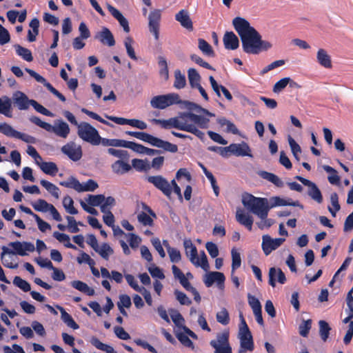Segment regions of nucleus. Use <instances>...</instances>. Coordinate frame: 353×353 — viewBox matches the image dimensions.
Wrapping results in <instances>:
<instances>
[{
  "mask_svg": "<svg viewBox=\"0 0 353 353\" xmlns=\"http://www.w3.org/2000/svg\"><path fill=\"white\" fill-rule=\"evenodd\" d=\"M0 113L9 118L12 117V100L9 97L0 98Z\"/></svg>",
  "mask_w": 353,
  "mask_h": 353,
  "instance_id": "nucleus-30",
  "label": "nucleus"
},
{
  "mask_svg": "<svg viewBox=\"0 0 353 353\" xmlns=\"http://www.w3.org/2000/svg\"><path fill=\"white\" fill-rule=\"evenodd\" d=\"M32 208L37 212H50L53 219L57 221L62 220L61 216L55 208V207L50 203H48L46 200L39 199L31 203Z\"/></svg>",
  "mask_w": 353,
  "mask_h": 353,
  "instance_id": "nucleus-9",
  "label": "nucleus"
},
{
  "mask_svg": "<svg viewBox=\"0 0 353 353\" xmlns=\"http://www.w3.org/2000/svg\"><path fill=\"white\" fill-rule=\"evenodd\" d=\"M60 185L68 188H72L79 192H81L82 187L81 183L74 176H70L67 180L60 182Z\"/></svg>",
  "mask_w": 353,
  "mask_h": 353,
  "instance_id": "nucleus-48",
  "label": "nucleus"
},
{
  "mask_svg": "<svg viewBox=\"0 0 353 353\" xmlns=\"http://www.w3.org/2000/svg\"><path fill=\"white\" fill-rule=\"evenodd\" d=\"M330 201L331 203V206H328V210L332 215V216L335 217L336 212H339L341 209L340 204L339 203V196L337 193L332 192L330 196Z\"/></svg>",
  "mask_w": 353,
  "mask_h": 353,
  "instance_id": "nucleus-42",
  "label": "nucleus"
},
{
  "mask_svg": "<svg viewBox=\"0 0 353 353\" xmlns=\"http://www.w3.org/2000/svg\"><path fill=\"white\" fill-rule=\"evenodd\" d=\"M159 65L160 67V75L164 80H168L169 78V72L167 61L165 58L159 57Z\"/></svg>",
  "mask_w": 353,
  "mask_h": 353,
  "instance_id": "nucleus-62",
  "label": "nucleus"
},
{
  "mask_svg": "<svg viewBox=\"0 0 353 353\" xmlns=\"http://www.w3.org/2000/svg\"><path fill=\"white\" fill-rule=\"evenodd\" d=\"M132 166L137 171H147L151 168L150 161L147 159H134L132 160Z\"/></svg>",
  "mask_w": 353,
  "mask_h": 353,
  "instance_id": "nucleus-43",
  "label": "nucleus"
},
{
  "mask_svg": "<svg viewBox=\"0 0 353 353\" xmlns=\"http://www.w3.org/2000/svg\"><path fill=\"white\" fill-rule=\"evenodd\" d=\"M63 205L68 213L70 214L78 213L77 210L74 207V201L70 196H66L63 198Z\"/></svg>",
  "mask_w": 353,
  "mask_h": 353,
  "instance_id": "nucleus-59",
  "label": "nucleus"
},
{
  "mask_svg": "<svg viewBox=\"0 0 353 353\" xmlns=\"http://www.w3.org/2000/svg\"><path fill=\"white\" fill-rule=\"evenodd\" d=\"M179 104L181 105V108H185L188 110H195L198 112H203L205 115H207L208 117H211L215 116L214 114L210 112L206 109H204V108H201V106L198 105L197 104L192 103V102H190L188 101H181V102Z\"/></svg>",
  "mask_w": 353,
  "mask_h": 353,
  "instance_id": "nucleus-33",
  "label": "nucleus"
},
{
  "mask_svg": "<svg viewBox=\"0 0 353 353\" xmlns=\"http://www.w3.org/2000/svg\"><path fill=\"white\" fill-rule=\"evenodd\" d=\"M152 121L155 124L161 125L163 128L170 129L174 128L192 133L198 138L203 139L205 134L199 130V128L203 129L208 128L210 119L202 115L188 112L179 113L176 117L169 119H154Z\"/></svg>",
  "mask_w": 353,
  "mask_h": 353,
  "instance_id": "nucleus-1",
  "label": "nucleus"
},
{
  "mask_svg": "<svg viewBox=\"0 0 353 353\" xmlns=\"http://www.w3.org/2000/svg\"><path fill=\"white\" fill-rule=\"evenodd\" d=\"M149 183L153 184L157 189L161 190L166 196L170 197L172 194V186L170 183L162 176H150L147 178Z\"/></svg>",
  "mask_w": 353,
  "mask_h": 353,
  "instance_id": "nucleus-13",
  "label": "nucleus"
},
{
  "mask_svg": "<svg viewBox=\"0 0 353 353\" xmlns=\"http://www.w3.org/2000/svg\"><path fill=\"white\" fill-rule=\"evenodd\" d=\"M107 119L114 121L118 125H129L133 128L143 130L148 128V125L145 122L139 119H128L123 117H117L114 116H105Z\"/></svg>",
  "mask_w": 353,
  "mask_h": 353,
  "instance_id": "nucleus-17",
  "label": "nucleus"
},
{
  "mask_svg": "<svg viewBox=\"0 0 353 353\" xmlns=\"http://www.w3.org/2000/svg\"><path fill=\"white\" fill-rule=\"evenodd\" d=\"M239 341L240 347L239 353H248L253 351L254 345L252 337L239 339Z\"/></svg>",
  "mask_w": 353,
  "mask_h": 353,
  "instance_id": "nucleus-39",
  "label": "nucleus"
},
{
  "mask_svg": "<svg viewBox=\"0 0 353 353\" xmlns=\"http://www.w3.org/2000/svg\"><path fill=\"white\" fill-rule=\"evenodd\" d=\"M285 241V239L284 238L272 239L268 234H265L262 236L261 248L264 254L268 256L272 251L280 247Z\"/></svg>",
  "mask_w": 353,
  "mask_h": 353,
  "instance_id": "nucleus-10",
  "label": "nucleus"
},
{
  "mask_svg": "<svg viewBox=\"0 0 353 353\" xmlns=\"http://www.w3.org/2000/svg\"><path fill=\"white\" fill-rule=\"evenodd\" d=\"M53 236L59 241L60 243H63V245L69 248L76 249V246L70 243V236L64 233H60L59 232H54L53 233Z\"/></svg>",
  "mask_w": 353,
  "mask_h": 353,
  "instance_id": "nucleus-51",
  "label": "nucleus"
},
{
  "mask_svg": "<svg viewBox=\"0 0 353 353\" xmlns=\"http://www.w3.org/2000/svg\"><path fill=\"white\" fill-rule=\"evenodd\" d=\"M269 284L274 288L276 283L278 282L280 284H284L286 281L285 274L280 268H270L269 270Z\"/></svg>",
  "mask_w": 353,
  "mask_h": 353,
  "instance_id": "nucleus-24",
  "label": "nucleus"
},
{
  "mask_svg": "<svg viewBox=\"0 0 353 353\" xmlns=\"http://www.w3.org/2000/svg\"><path fill=\"white\" fill-rule=\"evenodd\" d=\"M94 251L105 260H108L110 256L114 254V250L106 243L99 245Z\"/></svg>",
  "mask_w": 353,
  "mask_h": 353,
  "instance_id": "nucleus-38",
  "label": "nucleus"
},
{
  "mask_svg": "<svg viewBox=\"0 0 353 353\" xmlns=\"http://www.w3.org/2000/svg\"><path fill=\"white\" fill-rule=\"evenodd\" d=\"M124 46L126 48L128 55L134 60L137 59V57L133 48L134 40L130 37H127L124 39Z\"/></svg>",
  "mask_w": 353,
  "mask_h": 353,
  "instance_id": "nucleus-60",
  "label": "nucleus"
},
{
  "mask_svg": "<svg viewBox=\"0 0 353 353\" xmlns=\"http://www.w3.org/2000/svg\"><path fill=\"white\" fill-rule=\"evenodd\" d=\"M225 278L223 273L219 272H210L204 276L203 282L207 287H211L216 283L217 287L223 290Z\"/></svg>",
  "mask_w": 353,
  "mask_h": 353,
  "instance_id": "nucleus-18",
  "label": "nucleus"
},
{
  "mask_svg": "<svg viewBox=\"0 0 353 353\" xmlns=\"http://www.w3.org/2000/svg\"><path fill=\"white\" fill-rule=\"evenodd\" d=\"M170 314L173 323L178 327V330H183L192 339H197V336L185 325V319L178 311L172 310Z\"/></svg>",
  "mask_w": 353,
  "mask_h": 353,
  "instance_id": "nucleus-19",
  "label": "nucleus"
},
{
  "mask_svg": "<svg viewBox=\"0 0 353 353\" xmlns=\"http://www.w3.org/2000/svg\"><path fill=\"white\" fill-rule=\"evenodd\" d=\"M90 343L97 349L105 352V353H117L113 347L110 345L102 343L95 336H92L90 340Z\"/></svg>",
  "mask_w": 353,
  "mask_h": 353,
  "instance_id": "nucleus-37",
  "label": "nucleus"
},
{
  "mask_svg": "<svg viewBox=\"0 0 353 353\" xmlns=\"http://www.w3.org/2000/svg\"><path fill=\"white\" fill-rule=\"evenodd\" d=\"M217 321L222 325H228L230 322V316L228 310L225 308H222L216 314Z\"/></svg>",
  "mask_w": 353,
  "mask_h": 353,
  "instance_id": "nucleus-63",
  "label": "nucleus"
},
{
  "mask_svg": "<svg viewBox=\"0 0 353 353\" xmlns=\"http://www.w3.org/2000/svg\"><path fill=\"white\" fill-rule=\"evenodd\" d=\"M181 102V100L179 95L172 92L152 97L150 100V105L153 108L163 110L168 106L179 104Z\"/></svg>",
  "mask_w": 353,
  "mask_h": 353,
  "instance_id": "nucleus-7",
  "label": "nucleus"
},
{
  "mask_svg": "<svg viewBox=\"0 0 353 353\" xmlns=\"http://www.w3.org/2000/svg\"><path fill=\"white\" fill-rule=\"evenodd\" d=\"M70 285L74 289L88 295L93 296L94 294V290L89 287L85 283L81 281H73Z\"/></svg>",
  "mask_w": 353,
  "mask_h": 353,
  "instance_id": "nucleus-35",
  "label": "nucleus"
},
{
  "mask_svg": "<svg viewBox=\"0 0 353 353\" xmlns=\"http://www.w3.org/2000/svg\"><path fill=\"white\" fill-rule=\"evenodd\" d=\"M11 253H12V250L10 248L3 246L2 252L1 254V261L4 266L12 269H15L18 267V264L16 263H12V257L10 256L12 254Z\"/></svg>",
  "mask_w": 353,
  "mask_h": 353,
  "instance_id": "nucleus-29",
  "label": "nucleus"
},
{
  "mask_svg": "<svg viewBox=\"0 0 353 353\" xmlns=\"http://www.w3.org/2000/svg\"><path fill=\"white\" fill-rule=\"evenodd\" d=\"M259 175L277 187H282L283 185V182L281 179L273 173L262 171L259 173Z\"/></svg>",
  "mask_w": 353,
  "mask_h": 353,
  "instance_id": "nucleus-47",
  "label": "nucleus"
},
{
  "mask_svg": "<svg viewBox=\"0 0 353 353\" xmlns=\"http://www.w3.org/2000/svg\"><path fill=\"white\" fill-rule=\"evenodd\" d=\"M116 200L112 196H103V199L102 201V204L101 205L100 210L101 212H107L111 211V209L115 206Z\"/></svg>",
  "mask_w": 353,
  "mask_h": 353,
  "instance_id": "nucleus-56",
  "label": "nucleus"
},
{
  "mask_svg": "<svg viewBox=\"0 0 353 353\" xmlns=\"http://www.w3.org/2000/svg\"><path fill=\"white\" fill-rule=\"evenodd\" d=\"M231 256H232V272H234V271L236 269H238L241 265V254L237 249L234 248L231 250Z\"/></svg>",
  "mask_w": 353,
  "mask_h": 353,
  "instance_id": "nucleus-55",
  "label": "nucleus"
},
{
  "mask_svg": "<svg viewBox=\"0 0 353 353\" xmlns=\"http://www.w3.org/2000/svg\"><path fill=\"white\" fill-rule=\"evenodd\" d=\"M175 19L181 25L186 29H192V23L188 12L185 10H180L175 16Z\"/></svg>",
  "mask_w": 353,
  "mask_h": 353,
  "instance_id": "nucleus-31",
  "label": "nucleus"
},
{
  "mask_svg": "<svg viewBox=\"0 0 353 353\" xmlns=\"http://www.w3.org/2000/svg\"><path fill=\"white\" fill-rule=\"evenodd\" d=\"M144 211L141 212L137 215L138 221L145 226H151L153 224V219L156 217L155 214L152 210L146 205L142 204Z\"/></svg>",
  "mask_w": 353,
  "mask_h": 353,
  "instance_id": "nucleus-23",
  "label": "nucleus"
},
{
  "mask_svg": "<svg viewBox=\"0 0 353 353\" xmlns=\"http://www.w3.org/2000/svg\"><path fill=\"white\" fill-rule=\"evenodd\" d=\"M241 323L239 325V339H245L252 337V334L249 330V327L245 321L243 316L240 314L239 315Z\"/></svg>",
  "mask_w": 353,
  "mask_h": 353,
  "instance_id": "nucleus-46",
  "label": "nucleus"
},
{
  "mask_svg": "<svg viewBox=\"0 0 353 353\" xmlns=\"http://www.w3.org/2000/svg\"><path fill=\"white\" fill-rule=\"evenodd\" d=\"M57 307L61 312V320L66 324L67 326L72 328L73 330L79 329V326L74 321L70 314H69L62 307L57 305Z\"/></svg>",
  "mask_w": 353,
  "mask_h": 353,
  "instance_id": "nucleus-34",
  "label": "nucleus"
},
{
  "mask_svg": "<svg viewBox=\"0 0 353 353\" xmlns=\"http://www.w3.org/2000/svg\"><path fill=\"white\" fill-rule=\"evenodd\" d=\"M61 150L73 161H79L82 157L81 146L74 141H70L63 145Z\"/></svg>",
  "mask_w": 353,
  "mask_h": 353,
  "instance_id": "nucleus-12",
  "label": "nucleus"
},
{
  "mask_svg": "<svg viewBox=\"0 0 353 353\" xmlns=\"http://www.w3.org/2000/svg\"><path fill=\"white\" fill-rule=\"evenodd\" d=\"M319 333L323 341H325L329 336L330 327L327 322L325 321H320L319 323Z\"/></svg>",
  "mask_w": 353,
  "mask_h": 353,
  "instance_id": "nucleus-64",
  "label": "nucleus"
},
{
  "mask_svg": "<svg viewBox=\"0 0 353 353\" xmlns=\"http://www.w3.org/2000/svg\"><path fill=\"white\" fill-rule=\"evenodd\" d=\"M183 246L185 254L190 262L196 267L201 268L204 271L208 272L210 269V265L208 258L204 251L198 253L197 249L192 243L190 239H185Z\"/></svg>",
  "mask_w": 353,
  "mask_h": 353,
  "instance_id": "nucleus-4",
  "label": "nucleus"
},
{
  "mask_svg": "<svg viewBox=\"0 0 353 353\" xmlns=\"http://www.w3.org/2000/svg\"><path fill=\"white\" fill-rule=\"evenodd\" d=\"M40 169L46 174L55 176L59 171L57 164L54 162H44L40 165Z\"/></svg>",
  "mask_w": 353,
  "mask_h": 353,
  "instance_id": "nucleus-45",
  "label": "nucleus"
},
{
  "mask_svg": "<svg viewBox=\"0 0 353 353\" xmlns=\"http://www.w3.org/2000/svg\"><path fill=\"white\" fill-rule=\"evenodd\" d=\"M296 179L307 187V194L313 200L316 201L318 203H322L323 196L321 192L314 183L299 176H296Z\"/></svg>",
  "mask_w": 353,
  "mask_h": 353,
  "instance_id": "nucleus-16",
  "label": "nucleus"
},
{
  "mask_svg": "<svg viewBox=\"0 0 353 353\" xmlns=\"http://www.w3.org/2000/svg\"><path fill=\"white\" fill-rule=\"evenodd\" d=\"M242 203L243 206L250 212L256 215L260 221L256 224L261 229L269 228L273 224V220L268 219V209L265 208L263 204L257 203L250 198V194L245 193L242 195Z\"/></svg>",
  "mask_w": 353,
  "mask_h": 353,
  "instance_id": "nucleus-3",
  "label": "nucleus"
},
{
  "mask_svg": "<svg viewBox=\"0 0 353 353\" xmlns=\"http://www.w3.org/2000/svg\"><path fill=\"white\" fill-rule=\"evenodd\" d=\"M103 196H104L103 194H97V195L90 194L85 199V201L90 205L99 206L101 208V205L102 204V201L103 199Z\"/></svg>",
  "mask_w": 353,
  "mask_h": 353,
  "instance_id": "nucleus-61",
  "label": "nucleus"
},
{
  "mask_svg": "<svg viewBox=\"0 0 353 353\" xmlns=\"http://www.w3.org/2000/svg\"><path fill=\"white\" fill-rule=\"evenodd\" d=\"M8 248H12V255L18 254L20 256L28 255L29 252H32L35 250V247L33 243L26 241H14L11 242L8 244Z\"/></svg>",
  "mask_w": 353,
  "mask_h": 353,
  "instance_id": "nucleus-14",
  "label": "nucleus"
},
{
  "mask_svg": "<svg viewBox=\"0 0 353 353\" xmlns=\"http://www.w3.org/2000/svg\"><path fill=\"white\" fill-rule=\"evenodd\" d=\"M232 25L241 37L244 52L256 54L261 36L258 32L250 26L246 19L242 17H235L232 20Z\"/></svg>",
  "mask_w": 353,
  "mask_h": 353,
  "instance_id": "nucleus-2",
  "label": "nucleus"
},
{
  "mask_svg": "<svg viewBox=\"0 0 353 353\" xmlns=\"http://www.w3.org/2000/svg\"><path fill=\"white\" fill-rule=\"evenodd\" d=\"M77 134L83 141L94 145L100 144V136L98 131L88 123L82 122L78 125Z\"/></svg>",
  "mask_w": 353,
  "mask_h": 353,
  "instance_id": "nucleus-6",
  "label": "nucleus"
},
{
  "mask_svg": "<svg viewBox=\"0 0 353 353\" xmlns=\"http://www.w3.org/2000/svg\"><path fill=\"white\" fill-rule=\"evenodd\" d=\"M14 48L17 54L22 57L26 61H32L33 58L32 52L28 48H23L19 45H15Z\"/></svg>",
  "mask_w": 353,
  "mask_h": 353,
  "instance_id": "nucleus-57",
  "label": "nucleus"
},
{
  "mask_svg": "<svg viewBox=\"0 0 353 353\" xmlns=\"http://www.w3.org/2000/svg\"><path fill=\"white\" fill-rule=\"evenodd\" d=\"M250 198L257 203L263 204L265 208H268V211L272 208L285 205L300 206L303 208L298 201L286 200L279 196H273L268 200L266 198L256 197L250 194Z\"/></svg>",
  "mask_w": 353,
  "mask_h": 353,
  "instance_id": "nucleus-5",
  "label": "nucleus"
},
{
  "mask_svg": "<svg viewBox=\"0 0 353 353\" xmlns=\"http://www.w3.org/2000/svg\"><path fill=\"white\" fill-rule=\"evenodd\" d=\"M111 168L112 171L118 174H123L131 169V166L122 160L115 161L112 163Z\"/></svg>",
  "mask_w": 353,
  "mask_h": 353,
  "instance_id": "nucleus-40",
  "label": "nucleus"
},
{
  "mask_svg": "<svg viewBox=\"0 0 353 353\" xmlns=\"http://www.w3.org/2000/svg\"><path fill=\"white\" fill-rule=\"evenodd\" d=\"M108 10L111 13V14L119 21L121 26L123 27V30L125 32H130V27L128 25V20L123 16V14L114 7L108 4L107 5Z\"/></svg>",
  "mask_w": 353,
  "mask_h": 353,
  "instance_id": "nucleus-28",
  "label": "nucleus"
},
{
  "mask_svg": "<svg viewBox=\"0 0 353 353\" xmlns=\"http://www.w3.org/2000/svg\"><path fill=\"white\" fill-rule=\"evenodd\" d=\"M316 62L325 69L332 68V57L327 50L319 48L316 52Z\"/></svg>",
  "mask_w": 353,
  "mask_h": 353,
  "instance_id": "nucleus-21",
  "label": "nucleus"
},
{
  "mask_svg": "<svg viewBox=\"0 0 353 353\" xmlns=\"http://www.w3.org/2000/svg\"><path fill=\"white\" fill-rule=\"evenodd\" d=\"M223 41L227 50H234L239 46V40L233 32H226L223 36Z\"/></svg>",
  "mask_w": 353,
  "mask_h": 353,
  "instance_id": "nucleus-26",
  "label": "nucleus"
},
{
  "mask_svg": "<svg viewBox=\"0 0 353 353\" xmlns=\"http://www.w3.org/2000/svg\"><path fill=\"white\" fill-rule=\"evenodd\" d=\"M125 141L118 139H105L100 137V144L103 146L121 147L124 148Z\"/></svg>",
  "mask_w": 353,
  "mask_h": 353,
  "instance_id": "nucleus-49",
  "label": "nucleus"
},
{
  "mask_svg": "<svg viewBox=\"0 0 353 353\" xmlns=\"http://www.w3.org/2000/svg\"><path fill=\"white\" fill-rule=\"evenodd\" d=\"M236 221L241 225L247 228L250 231L252 230L253 224V217L244 210L238 208L236 212Z\"/></svg>",
  "mask_w": 353,
  "mask_h": 353,
  "instance_id": "nucleus-25",
  "label": "nucleus"
},
{
  "mask_svg": "<svg viewBox=\"0 0 353 353\" xmlns=\"http://www.w3.org/2000/svg\"><path fill=\"white\" fill-rule=\"evenodd\" d=\"M188 80L192 88H194L200 85L201 77L194 68H190L188 72Z\"/></svg>",
  "mask_w": 353,
  "mask_h": 353,
  "instance_id": "nucleus-53",
  "label": "nucleus"
},
{
  "mask_svg": "<svg viewBox=\"0 0 353 353\" xmlns=\"http://www.w3.org/2000/svg\"><path fill=\"white\" fill-rule=\"evenodd\" d=\"M12 101L14 105L20 110H26L32 105V99L28 97L22 92H15L12 95Z\"/></svg>",
  "mask_w": 353,
  "mask_h": 353,
  "instance_id": "nucleus-22",
  "label": "nucleus"
},
{
  "mask_svg": "<svg viewBox=\"0 0 353 353\" xmlns=\"http://www.w3.org/2000/svg\"><path fill=\"white\" fill-rule=\"evenodd\" d=\"M161 10L155 9L150 12L148 16V27L150 32L153 34L155 40L159 39L160 21Z\"/></svg>",
  "mask_w": 353,
  "mask_h": 353,
  "instance_id": "nucleus-11",
  "label": "nucleus"
},
{
  "mask_svg": "<svg viewBox=\"0 0 353 353\" xmlns=\"http://www.w3.org/2000/svg\"><path fill=\"white\" fill-rule=\"evenodd\" d=\"M210 345L214 349V353H232L228 332L219 334L215 340L210 341Z\"/></svg>",
  "mask_w": 353,
  "mask_h": 353,
  "instance_id": "nucleus-8",
  "label": "nucleus"
},
{
  "mask_svg": "<svg viewBox=\"0 0 353 353\" xmlns=\"http://www.w3.org/2000/svg\"><path fill=\"white\" fill-rule=\"evenodd\" d=\"M152 145L164 149L165 150L171 152H176L178 150V148L176 145L172 144L170 142L163 141L157 137H154Z\"/></svg>",
  "mask_w": 353,
  "mask_h": 353,
  "instance_id": "nucleus-32",
  "label": "nucleus"
},
{
  "mask_svg": "<svg viewBox=\"0 0 353 353\" xmlns=\"http://www.w3.org/2000/svg\"><path fill=\"white\" fill-rule=\"evenodd\" d=\"M186 85V79L183 74L179 70L174 71V87L176 89H182Z\"/></svg>",
  "mask_w": 353,
  "mask_h": 353,
  "instance_id": "nucleus-54",
  "label": "nucleus"
},
{
  "mask_svg": "<svg viewBox=\"0 0 353 353\" xmlns=\"http://www.w3.org/2000/svg\"><path fill=\"white\" fill-rule=\"evenodd\" d=\"M95 38L99 39L103 44L108 45V46H113L115 44L113 34L108 28L105 27L100 32H97Z\"/></svg>",
  "mask_w": 353,
  "mask_h": 353,
  "instance_id": "nucleus-27",
  "label": "nucleus"
},
{
  "mask_svg": "<svg viewBox=\"0 0 353 353\" xmlns=\"http://www.w3.org/2000/svg\"><path fill=\"white\" fill-rule=\"evenodd\" d=\"M41 185L55 199H59L60 196L59 188L52 183L42 179L40 181Z\"/></svg>",
  "mask_w": 353,
  "mask_h": 353,
  "instance_id": "nucleus-41",
  "label": "nucleus"
},
{
  "mask_svg": "<svg viewBox=\"0 0 353 353\" xmlns=\"http://www.w3.org/2000/svg\"><path fill=\"white\" fill-rule=\"evenodd\" d=\"M229 152L237 157H252V151L248 144L244 141L240 143H232L228 145Z\"/></svg>",
  "mask_w": 353,
  "mask_h": 353,
  "instance_id": "nucleus-20",
  "label": "nucleus"
},
{
  "mask_svg": "<svg viewBox=\"0 0 353 353\" xmlns=\"http://www.w3.org/2000/svg\"><path fill=\"white\" fill-rule=\"evenodd\" d=\"M178 340L185 347L192 350L194 348V344L189 339V335L183 330H177L176 332Z\"/></svg>",
  "mask_w": 353,
  "mask_h": 353,
  "instance_id": "nucleus-50",
  "label": "nucleus"
},
{
  "mask_svg": "<svg viewBox=\"0 0 353 353\" xmlns=\"http://www.w3.org/2000/svg\"><path fill=\"white\" fill-rule=\"evenodd\" d=\"M126 134L144 142L148 143L150 145L152 144L154 138V136L143 132L128 131L126 132Z\"/></svg>",
  "mask_w": 353,
  "mask_h": 353,
  "instance_id": "nucleus-52",
  "label": "nucleus"
},
{
  "mask_svg": "<svg viewBox=\"0 0 353 353\" xmlns=\"http://www.w3.org/2000/svg\"><path fill=\"white\" fill-rule=\"evenodd\" d=\"M30 30L28 32V40L30 42H33L36 40L37 36L39 34V21L34 18L31 20L29 23Z\"/></svg>",
  "mask_w": 353,
  "mask_h": 353,
  "instance_id": "nucleus-36",
  "label": "nucleus"
},
{
  "mask_svg": "<svg viewBox=\"0 0 353 353\" xmlns=\"http://www.w3.org/2000/svg\"><path fill=\"white\" fill-rule=\"evenodd\" d=\"M323 170L329 174L327 176V180L332 185H339L340 182V177L338 175V173L336 170L329 165H323Z\"/></svg>",
  "mask_w": 353,
  "mask_h": 353,
  "instance_id": "nucleus-44",
  "label": "nucleus"
},
{
  "mask_svg": "<svg viewBox=\"0 0 353 353\" xmlns=\"http://www.w3.org/2000/svg\"><path fill=\"white\" fill-rule=\"evenodd\" d=\"M48 132H53L61 138L66 139L70 132V129L66 122L61 119H57L54 121L53 125L50 124Z\"/></svg>",
  "mask_w": 353,
  "mask_h": 353,
  "instance_id": "nucleus-15",
  "label": "nucleus"
},
{
  "mask_svg": "<svg viewBox=\"0 0 353 353\" xmlns=\"http://www.w3.org/2000/svg\"><path fill=\"white\" fill-rule=\"evenodd\" d=\"M0 132L7 137L14 138H17L19 133L18 131L6 123H0Z\"/></svg>",
  "mask_w": 353,
  "mask_h": 353,
  "instance_id": "nucleus-58",
  "label": "nucleus"
}]
</instances>
